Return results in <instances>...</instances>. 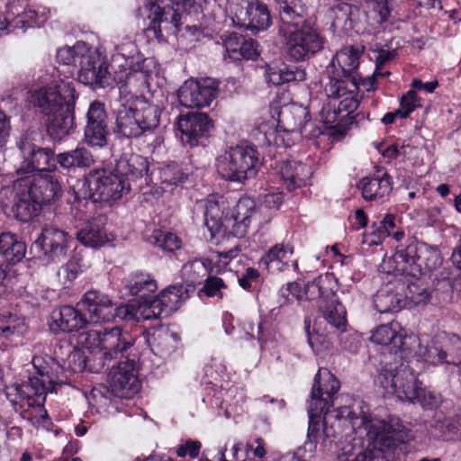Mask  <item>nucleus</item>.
Wrapping results in <instances>:
<instances>
[{"label":"nucleus","mask_w":461,"mask_h":461,"mask_svg":"<svg viewBox=\"0 0 461 461\" xmlns=\"http://www.w3.org/2000/svg\"><path fill=\"white\" fill-rule=\"evenodd\" d=\"M189 288L183 284L175 285L162 290L151 301H146L152 320L161 318L165 313L174 312L189 297Z\"/></svg>","instance_id":"22"},{"label":"nucleus","mask_w":461,"mask_h":461,"mask_svg":"<svg viewBox=\"0 0 461 461\" xmlns=\"http://www.w3.org/2000/svg\"><path fill=\"white\" fill-rule=\"evenodd\" d=\"M271 110L277 114L276 127L278 131L299 133L307 139L316 138L322 133V130L311 121L308 110L295 104H285L279 110L271 105Z\"/></svg>","instance_id":"13"},{"label":"nucleus","mask_w":461,"mask_h":461,"mask_svg":"<svg viewBox=\"0 0 461 461\" xmlns=\"http://www.w3.org/2000/svg\"><path fill=\"white\" fill-rule=\"evenodd\" d=\"M113 320L118 318L122 321H149L152 320L149 313V309L146 301L137 303V304H122L118 307H113Z\"/></svg>","instance_id":"52"},{"label":"nucleus","mask_w":461,"mask_h":461,"mask_svg":"<svg viewBox=\"0 0 461 461\" xmlns=\"http://www.w3.org/2000/svg\"><path fill=\"white\" fill-rule=\"evenodd\" d=\"M255 213L256 203L249 197L240 198L230 212H224V206L213 200L203 203L204 224L212 237H244Z\"/></svg>","instance_id":"4"},{"label":"nucleus","mask_w":461,"mask_h":461,"mask_svg":"<svg viewBox=\"0 0 461 461\" xmlns=\"http://www.w3.org/2000/svg\"><path fill=\"white\" fill-rule=\"evenodd\" d=\"M259 272L253 267H248L244 273L238 277L240 287L246 291H251L259 282Z\"/></svg>","instance_id":"63"},{"label":"nucleus","mask_w":461,"mask_h":461,"mask_svg":"<svg viewBox=\"0 0 461 461\" xmlns=\"http://www.w3.org/2000/svg\"><path fill=\"white\" fill-rule=\"evenodd\" d=\"M239 251L238 248H234L228 251L212 253L211 258L206 259L210 262V271L215 269L216 273H220L225 270L230 260L238 256Z\"/></svg>","instance_id":"57"},{"label":"nucleus","mask_w":461,"mask_h":461,"mask_svg":"<svg viewBox=\"0 0 461 461\" xmlns=\"http://www.w3.org/2000/svg\"><path fill=\"white\" fill-rule=\"evenodd\" d=\"M420 106V99L414 90L408 91L400 101V107L397 109L401 118H407L416 108Z\"/></svg>","instance_id":"59"},{"label":"nucleus","mask_w":461,"mask_h":461,"mask_svg":"<svg viewBox=\"0 0 461 461\" xmlns=\"http://www.w3.org/2000/svg\"><path fill=\"white\" fill-rule=\"evenodd\" d=\"M133 343L134 339L131 333L119 327L103 331L102 351L105 358L116 357L130 348Z\"/></svg>","instance_id":"34"},{"label":"nucleus","mask_w":461,"mask_h":461,"mask_svg":"<svg viewBox=\"0 0 461 461\" xmlns=\"http://www.w3.org/2000/svg\"><path fill=\"white\" fill-rule=\"evenodd\" d=\"M371 341L383 346L391 347L394 354H402L401 357H407V349L413 343L419 342V337L414 334L408 335L406 330L397 321H391L376 327L370 338Z\"/></svg>","instance_id":"20"},{"label":"nucleus","mask_w":461,"mask_h":461,"mask_svg":"<svg viewBox=\"0 0 461 461\" xmlns=\"http://www.w3.org/2000/svg\"><path fill=\"white\" fill-rule=\"evenodd\" d=\"M392 259L396 273L412 277L420 276L423 269L436 268L441 262L436 248L417 240L398 247Z\"/></svg>","instance_id":"6"},{"label":"nucleus","mask_w":461,"mask_h":461,"mask_svg":"<svg viewBox=\"0 0 461 461\" xmlns=\"http://www.w3.org/2000/svg\"><path fill=\"white\" fill-rule=\"evenodd\" d=\"M143 15L149 21L148 30L158 39L163 37V32L176 34L180 31L181 13L169 1L148 0Z\"/></svg>","instance_id":"14"},{"label":"nucleus","mask_w":461,"mask_h":461,"mask_svg":"<svg viewBox=\"0 0 461 461\" xmlns=\"http://www.w3.org/2000/svg\"><path fill=\"white\" fill-rule=\"evenodd\" d=\"M80 303L88 314L87 321L97 323L113 320V304L104 294L90 290L84 294Z\"/></svg>","instance_id":"28"},{"label":"nucleus","mask_w":461,"mask_h":461,"mask_svg":"<svg viewBox=\"0 0 461 461\" xmlns=\"http://www.w3.org/2000/svg\"><path fill=\"white\" fill-rule=\"evenodd\" d=\"M32 364L36 375L21 384L14 383L5 388V395L15 411L28 420L32 426L49 430L51 420L44 409L48 393L55 390V385L62 384L61 368L50 356H34Z\"/></svg>","instance_id":"1"},{"label":"nucleus","mask_w":461,"mask_h":461,"mask_svg":"<svg viewBox=\"0 0 461 461\" xmlns=\"http://www.w3.org/2000/svg\"><path fill=\"white\" fill-rule=\"evenodd\" d=\"M73 98H68L66 104L44 115L47 132L55 140H61L71 133L75 126V104Z\"/></svg>","instance_id":"24"},{"label":"nucleus","mask_w":461,"mask_h":461,"mask_svg":"<svg viewBox=\"0 0 461 461\" xmlns=\"http://www.w3.org/2000/svg\"><path fill=\"white\" fill-rule=\"evenodd\" d=\"M381 445L393 447L408 438V431L398 419H391L389 421L380 422L376 436Z\"/></svg>","instance_id":"42"},{"label":"nucleus","mask_w":461,"mask_h":461,"mask_svg":"<svg viewBox=\"0 0 461 461\" xmlns=\"http://www.w3.org/2000/svg\"><path fill=\"white\" fill-rule=\"evenodd\" d=\"M112 393L120 398H131L138 393L140 384L133 361H124L113 367L109 373Z\"/></svg>","instance_id":"21"},{"label":"nucleus","mask_w":461,"mask_h":461,"mask_svg":"<svg viewBox=\"0 0 461 461\" xmlns=\"http://www.w3.org/2000/svg\"><path fill=\"white\" fill-rule=\"evenodd\" d=\"M188 174L177 163H163L150 174V180L157 179L162 189H173L187 179Z\"/></svg>","instance_id":"39"},{"label":"nucleus","mask_w":461,"mask_h":461,"mask_svg":"<svg viewBox=\"0 0 461 461\" xmlns=\"http://www.w3.org/2000/svg\"><path fill=\"white\" fill-rule=\"evenodd\" d=\"M179 341L177 333L167 327H159L149 331V345L153 353L160 357H169L177 348Z\"/></svg>","instance_id":"35"},{"label":"nucleus","mask_w":461,"mask_h":461,"mask_svg":"<svg viewBox=\"0 0 461 461\" xmlns=\"http://www.w3.org/2000/svg\"><path fill=\"white\" fill-rule=\"evenodd\" d=\"M218 94V83L210 78H190L177 91L179 104L186 108H203L210 105Z\"/></svg>","instance_id":"17"},{"label":"nucleus","mask_w":461,"mask_h":461,"mask_svg":"<svg viewBox=\"0 0 461 461\" xmlns=\"http://www.w3.org/2000/svg\"><path fill=\"white\" fill-rule=\"evenodd\" d=\"M279 294L285 299L284 303H290L293 300L301 301L304 296L309 299V294H306V287L303 290L297 282L289 283L286 287H282Z\"/></svg>","instance_id":"60"},{"label":"nucleus","mask_w":461,"mask_h":461,"mask_svg":"<svg viewBox=\"0 0 461 461\" xmlns=\"http://www.w3.org/2000/svg\"><path fill=\"white\" fill-rule=\"evenodd\" d=\"M375 307L381 313L398 312L402 309L403 300L393 292L381 290L375 297Z\"/></svg>","instance_id":"55"},{"label":"nucleus","mask_w":461,"mask_h":461,"mask_svg":"<svg viewBox=\"0 0 461 461\" xmlns=\"http://www.w3.org/2000/svg\"><path fill=\"white\" fill-rule=\"evenodd\" d=\"M85 128L86 141L91 146L103 147L107 142V116L104 104L98 101L91 103Z\"/></svg>","instance_id":"26"},{"label":"nucleus","mask_w":461,"mask_h":461,"mask_svg":"<svg viewBox=\"0 0 461 461\" xmlns=\"http://www.w3.org/2000/svg\"><path fill=\"white\" fill-rule=\"evenodd\" d=\"M406 297L414 304L425 303L429 298V293L425 287H421L419 280L408 285Z\"/></svg>","instance_id":"64"},{"label":"nucleus","mask_w":461,"mask_h":461,"mask_svg":"<svg viewBox=\"0 0 461 461\" xmlns=\"http://www.w3.org/2000/svg\"><path fill=\"white\" fill-rule=\"evenodd\" d=\"M114 132L124 138H137L159 125L161 110L145 97L122 95L113 110Z\"/></svg>","instance_id":"3"},{"label":"nucleus","mask_w":461,"mask_h":461,"mask_svg":"<svg viewBox=\"0 0 461 461\" xmlns=\"http://www.w3.org/2000/svg\"><path fill=\"white\" fill-rule=\"evenodd\" d=\"M77 236L82 244L91 248H99L108 241L102 218L89 221L85 228L77 232Z\"/></svg>","instance_id":"44"},{"label":"nucleus","mask_w":461,"mask_h":461,"mask_svg":"<svg viewBox=\"0 0 461 461\" xmlns=\"http://www.w3.org/2000/svg\"><path fill=\"white\" fill-rule=\"evenodd\" d=\"M306 294H309V299L312 300L317 297L322 300L321 303L325 301L338 299L334 293V277L330 274L320 275L312 282L306 285Z\"/></svg>","instance_id":"46"},{"label":"nucleus","mask_w":461,"mask_h":461,"mask_svg":"<svg viewBox=\"0 0 461 461\" xmlns=\"http://www.w3.org/2000/svg\"><path fill=\"white\" fill-rule=\"evenodd\" d=\"M204 281L205 284L200 293L204 294L208 297H222L221 290L225 288V285L221 278L211 276L209 274Z\"/></svg>","instance_id":"61"},{"label":"nucleus","mask_w":461,"mask_h":461,"mask_svg":"<svg viewBox=\"0 0 461 461\" xmlns=\"http://www.w3.org/2000/svg\"><path fill=\"white\" fill-rule=\"evenodd\" d=\"M116 172L123 176L127 182L130 180H136L146 176V180L149 176V162L147 158L138 154H132L128 158H121L116 164Z\"/></svg>","instance_id":"40"},{"label":"nucleus","mask_w":461,"mask_h":461,"mask_svg":"<svg viewBox=\"0 0 461 461\" xmlns=\"http://www.w3.org/2000/svg\"><path fill=\"white\" fill-rule=\"evenodd\" d=\"M232 24L251 32L267 30L271 24V17L267 5L258 0H241L232 6Z\"/></svg>","instance_id":"16"},{"label":"nucleus","mask_w":461,"mask_h":461,"mask_svg":"<svg viewBox=\"0 0 461 461\" xmlns=\"http://www.w3.org/2000/svg\"><path fill=\"white\" fill-rule=\"evenodd\" d=\"M103 332L100 330H90L78 335L77 342L83 348L87 349L99 348L102 351Z\"/></svg>","instance_id":"58"},{"label":"nucleus","mask_w":461,"mask_h":461,"mask_svg":"<svg viewBox=\"0 0 461 461\" xmlns=\"http://www.w3.org/2000/svg\"><path fill=\"white\" fill-rule=\"evenodd\" d=\"M358 188L366 201L380 200L391 193L392 178L385 170L378 169L374 175L362 178Z\"/></svg>","instance_id":"31"},{"label":"nucleus","mask_w":461,"mask_h":461,"mask_svg":"<svg viewBox=\"0 0 461 461\" xmlns=\"http://www.w3.org/2000/svg\"><path fill=\"white\" fill-rule=\"evenodd\" d=\"M73 238L65 230L53 225L43 227L34 246L48 262H60L68 253Z\"/></svg>","instance_id":"18"},{"label":"nucleus","mask_w":461,"mask_h":461,"mask_svg":"<svg viewBox=\"0 0 461 461\" xmlns=\"http://www.w3.org/2000/svg\"><path fill=\"white\" fill-rule=\"evenodd\" d=\"M30 188L33 199L41 204L56 201L62 194V188L55 176L46 173L18 180V186Z\"/></svg>","instance_id":"23"},{"label":"nucleus","mask_w":461,"mask_h":461,"mask_svg":"<svg viewBox=\"0 0 461 461\" xmlns=\"http://www.w3.org/2000/svg\"><path fill=\"white\" fill-rule=\"evenodd\" d=\"M257 149L249 144L240 143L230 147L217 158L219 175L230 181L242 182L255 173L258 164Z\"/></svg>","instance_id":"8"},{"label":"nucleus","mask_w":461,"mask_h":461,"mask_svg":"<svg viewBox=\"0 0 461 461\" xmlns=\"http://www.w3.org/2000/svg\"><path fill=\"white\" fill-rule=\"evenodd\" d=\"M88 46V43L79 41L72 47H61L57 50V60L64 65L77 66L83 55L87 51Z\"/></svg>","instance_id":"54"},{"label":"nucleus","mask_w":461,"mask_h":461,"mask_svg":"<svg viewBox=\"0 0 461 461\" xmlns=\"http://www.w3.org/2000/svg\"><path fill=\"white\" fill-rule=\"evenodd\" d=\"M86 323V318L78 310L64 305L52 312L49 326L52 332L59 333L78 330Z\"/></svg>","instance_id":"29"},{"label":"nucleus","mask_w":461,"mask_h":461,"mask_svg":"<svg viewBox=\"0 0 461 461\" xmlns=\"http://www.w3.org/2000/svg\"><path fill=\"white\" fill-rule=\"evenodd\" d=\"M181 132L180 139L184 144L194 147L209 132L211 124L208 116L203 113H189L181 115L177 122Z\"/></svg>","instance_id":"27"},{"label":"nucleus","mask_w":461,"mask_h":461,"mask_svg":"<svg viewBox=\"0 0 461 461\" xmlns=\"http://www.w3.org/2000/svg\"><path fill=\"white\" fill-rule=\"evenodd\" d=\"M394 220L395 217L393 214H386L382 221L373 222L370 230L363 235V243L369 247L382 244L395 227Z\"/></svg>","instance_id":"48"},{"label":"nucleus","mask_w":461,"mask_h":461,"mask_svg":"<svg viewBox=\"0 0 461 461\" xmlns=\"http://www.w3.org/2000/svg\"><path fill=\"white\" fill-rule=\"evenodd\" d=\"M267 81L275 86L290 82H302L306 79V72L297 66L268 65L266 70Z\"/></svg>","instance_id":"41"},{"label":"nucleus","mask_w":461,"mask_h":461,"mask_svg":"<svg viewBox=\"0 0 461 461\" xmlns=\"http://www.w3.org/2000/svg\"><path fill=\"white\" fill-rule=\"evenodd\" d=\"M26 253V245L14 234L3 232L0 234V254L9 262L21 261Z\"/></svg>","instance_id":"47"},{"label":"nucleus","mask_w":461,"mask_h":461,"mask_svg":"<svg viewBox=\"0 0 461 461\" xmlns=\"http://www.w3.org/2000/svg\"><path fill=\"white\" fill-rule=\"evenodd\" d=\"M88 196L95 202L113 203L120 200L131 190V185L126 178L112 170L96 169L90 172L86 178Z\"/></svg>","instance_id":"10"},{"label":"nucleus","mask_w":461,"mask_h":461,"mask_svg":"<svg viewBox=\"0 0 461 461\" xmlns=\"http://www.w3.org/2000/svg\"><path fill=\"white\" fill-rule=\"evenodd\" d=\"M52 77L50 83L46 82L29 93L30 104L43 116L66 104L68 98L77 100L78 97L73 81L61 78L59 75H52Z\"/></svg>","instance_id":"9"},{"label":"nucleus","mask_w":461,"mask_h":461,"mask_svg":"<svg viewBox=\"0 0 461 461\" xmlns=\"http://www.w3.org/2000/svg\"><path fill=\"white\" fill-rule=\"evenodd\" d=\"M19 149L23 156V162L16 169L18 175L36 171L50 172L56 167L57 157H54V151L51 149L37 147L27 137L21 140Z\"/></svg>","instance_id":"19"},{"label":"nucleus","mask_w":461,"mask_h":461,"mask_svg":"<svg viewBox=\"0 0 461 461\" xmlns=\"http://www.w3.org/2000/svg\"><path fill=\"white\" fill-rule=\"evenodd\" d=\"M118 54L125 59L122 70L115 75V81L120 86V96L131 95V90L139 91L148 86L149 76L156 69V63L152 59L142 58L138 55L130 59L123 49H118Z\"/></svg>","instance_id":"11"},{"label":"nucleus","mask_w":461,"mask_h":461,"mask_svg":"<svg viewBox=\"0 0 461 461\" xmlns=\"http://www.w3.org/2000/svg\"><path fill=\"white\" fill-rule=\"evenodd\" d=\"M28 331L25 320L16 315H3L0 318V337L14 341Z\"/></svg>","instance_id":"51"},{"label":"nucleus","mask_w":461,"mask_h":461,"mask_svg":"<svg viewBox=\"0 0 461 461\" xmlns=\"http://www.w3.org/2000/svg\"><path fill=\"white\" fill-rule=\"evenodd\" d=\"M342 76L331 74L330 81L325 85L324 92L327 97L332 100L334 107L332 115L325 119V123L331 124L337 120V113H353L359 104L357 95V79L341 78Z\"/></svg>","instance_id":"12"},{"label":"nucleus","mask_w":461,"mask_h":461,"mask_svg":"<svg viewBox=\"0 0 461 461\" xmlns=\"http://www.w3.org/2000/svg\"><path fill=\"white\" fill-rule=\"evenodd\" d=\"M340 387L339 380L326 368H320L314 377L311 392V400L308 405L309 427L308 441L304 447L312 452L315 449L316 434L319 430V421L323 416V424L326 426L328 419L332 416L330 411L333 396Z\"/></svg>","instance_id":"5"},{"label":"nucleus","mask_w":461,"mask_h":461,"mask_svg":"<svg viewBox=\"0 0 461 461\" xmlns=\"http://www.w3.org/2000/svg\"><path fill=\"white\" fill-rule=\"evenodd\" d=\"M125 289L129 294L138 298V303L151 301L158 285L155 277L145 271H134L125 279Z\"/></svg>","instance_id":"32"},{"label":"nucleus","mask_w":461,"mask_h":461,"mask_svg":"<svg viewBox=\"0 0 461 461\" xmlns=\"http://www.w3.org/2000/svg\"><path fill=\"white\" fill-rule=\"evenodd\" d=\"M325 321L339 330L344 331L347 320L346 310L338 299L325 301L319 305Z\"/></svg>","instance_id":"50"},{"label":"nucleus","mask_w":461,"mask_h":461,"mask_svg":"<svg viewBox=\"0 0 461 461\" xmlns=\"http://www.w3.org/2000/svg\"><path fill=\"white\" fill-rule=\"evenodd\" d=\"M14 189L17 199L13 207L15 217L21 221H29L39 214L42 204L39 200L33 199L30 188L18 186V180L14 181Z\"/></svg>","instance_id":"37"},{"label":"nucleus","mask_w":461,"mask_h":461,"mask_svg":"<svg viewBox=\"0 0 461 461\" xmlns=\"http://www.w3.org/2000/svg\"><path fill=\"white\" fill-rule=\"evenodd\" d=\"M85 268L86 265L82 262V258L77 255L71 257L67 264L62 267L65 277L68 281L75 280Z\"/></svg>","instance_id":"62"},{"label":"nucleus","mask_w":461,"mask_h":461,"mask_svg":"<svg viewBox=\"0 0 461 461\" xmlns=\"http://www.w3.org/2000/svg\"><path fill=\"white\" fill-rule=\"evenodd\" d=\"M8 14L12 16L14 29L32 27L36 23L37 13L28 7L25 0H17L8 5Z\"/></svg>","instance_id":"45"},{"label":"nucleus","mask_w":461,"mask_h":461,"mask_svg":"<svg viewBox=\"0 0 461 461\" xmlns=\"http://www.w3.org/2000/svg\"><path fill=\"white\" fill-rule=\"evenodd\" d=\"M77 80L86 85L104 88L111 84L109 65L105 58L91 45L81 58L78 65Z\"/></svg>","instance_id":"15"},{"label":"nucleus","mask_w":461,"mask_h":461,"mask_svg":"<svg viewBox=\"0 0 461 461\" xmlns=\"http://www.w3.org/2000/svg\"><path fill=\"white\" fill-rule=\"evenodd\" d=\"M210 272V262L205 259H194L185 263L182 267V276L186 282L184 285L189 288V292H194L195 285L201 284Z\"/></svg>","instance_id":"49"},{"label":"nucleus","mask_w":461,"mask_h":461,"mask_svg":"<svg viewBox=\"0 0 461 461\" xmlns=\"http://www.w3.org/2000/svg\"><path fill=\"white\" fill-rule=\"evenodd\" d=\"M294 246L290 241H283L270 248L259 260V266L271 274L285 272L293 267L298 270V261L294 258Z\"/></svg>","instance_id":"25"},{"label":"nucleus","mask_w":461,"mask_h":461,"mask_svg":"<svg viewBox=\"0 0 461 461\" xmlns=\"http://www.w3.org/2000/svg\"><path fill=\"white\" fill-rule=\"evenodd\" d=\"M150 242L167 252H175L182 247L181 238L173 232L162 230H155L152 232Z\"/></svg>","instance_id":"56"},{"label":"nucleus","mask_w":461,"mask_h":461,"mask_svg":"<svg viewBox=\"0 0 461 461\" xmlns=\"http://www.w3.org/2000/svg\"><path fill=\"white\" fill-rule=\"evenodd\" d=\"M238 321L234 320V318L226 314L223 318V326L225 331L228 335L231 336L234 339L237 340H248L254 338L255 330L259 331L260 325L258 323L254 322L251 320H245V325H248V330H241L238 328Z\"/></svg>","instance_id":"53"},{"label":"nucleus","mask_w":461,"mask_h":461,"mask_svg":"<svg viewBox=\"0 0 461 461\" xmlns=\"http://www.w3.org/2000/svg\"><path fill=\"white\" fill-rule=\"evenodd\" d=\"M414 353L413 357L417 358L418 361H423L429 365H439L443 363L458 365L461 363V359H447V354L436 347L434 344L429 345L428 340L421 339L419 337V342L413 343L411 346V348L407 349V355Z\"/></svg>","instance_id":"36"},{"label":"nucleus","mask_w":461,"mask_h":461,"mask_svg":"<svg viewBox=\"0 0 461 461\" xmlns=\"http://www.w3.org/2000/svg\"><path fill=\"white\" fill-rule=\"evenodd\" d=\"M57 162L65 169L89 167L94 163L92 153L84 146L57 155Z\"/></svg>","instance_id":"43"},{"label":"nucleus","mask_w":461,"mask_h":461,"mask_svg":"<svg viewBox=\"0 0 461 461\" xmlns=\"http://www.w3.org/2000/svg\"><path fill=\"white\" fill-rule=\"evenodd\" d=\"M376 382L387 395L401 401L418 402L424 409L437 408L441 395L421 386L415 373L408 365L397 360L384 363L378 371Z\"/></svg>","instance_id":"2"},{"label":"nucleus","mask_w":461,"mask_h":461,"mask_svg":"<svg viewBox=\"0 0 461 461\" xmlns=\"http://www.w3.org/2000/svg\"><path fill=\"white\" fill-rule=\"evenodd\" d=\"M282 22L280 27L292 28L305 24L306 5L302 0H276Z\"/></svg>","instance_id":"38"},{"label":"nucleus","mask_w":461,"mask_h":461,"mask_svg":"<svg viewBox=\"0 0 461 461\" xmlns=\"http://www.w3.org/2000/svg\"><path fill=\"white\" fill-rule=\"evenodd\" d=\"M276 169L288 191L305 185L312 175L310 167L295 160L280 161L276 164Z\"/></svg>","instance_id":"33"},{"label":"nucleus","mask_w":461,"mask_h":461,"mask_svg":"<svg viewBox=\"0 0 461 461\" xmlns=\"http://www.w3.org/2000/svg\"><path fill=\"white\" fill-rule=\"evenodd\" d=\"M285 51L293 61H305L320 52L324 47V38L320 32L306 24L299 27L279 28Z\"/></svg>","instance_id":"7"},{"label":"nucleus","mask_w":461,"mask_h":461,"mask_svg":"<svg viewBox=\"0 0 461 461\" xmlns=\"http://www.w3.org/2000/svg\"><path fill=\"white\" fill-rule=\"evenodd\" d=\"M363 51L364 47L345 46L332 59L330 73L342 76L344 78L357 77L359 58Z\"/></svg>","instance_id":"30"}]
</instances>
